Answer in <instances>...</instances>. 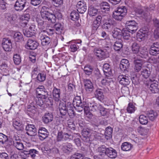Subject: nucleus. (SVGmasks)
Here are the masks:
<instances>
[{
	"label": "nucleus",
	"mask_w": 159,
	"mask_h": 159,
	"mask_svg": "<svg viewBox=\"0 0 159 159\" xmlns=\"http://www.w3.org/2000/svg\"><path fill=\"white\" fill-rule=\"evenodd\" d=\"M137 55L142 58H146L148 57V52L146 50L142 49L139 51Z\"/></svg>",
	"instance_id": "37"
},
{
	"label": "nucleus",
	"mask_w": 159,
	"mask_h": 159,
	"mask_svg": "<svg viewBox=\"0 0 159 159\" xmlns=\"http://www.w3.org/2000/svg\"><path fill=\"white\" fill-rule=\"evenodd\" d=\"M149 53L152 55L159 53V42L154 43L151 45Z\"/></svg>",
	"instance_id": "17"
},
{
	"label": "nucleus",
	"mask_w": 159,
	"mask_h": 159,
	"mask_svg": "<svg viewBox=\"0 0 159 159\" xmlns=\"http://www.w3.org/2000/svg\"><path fill=\"white\" fill-rule=\"evenodd\" d=\"M59 147L64 152L68 154L71 152L73 149L72 145L68 143H63Z\"/></svg>",
	"instance_id": "11"
},
{
	"label": "nucleus",
	"mask_w": 159,
	"mask_h": 159,
	"mask_svg": "<svg viewBox=\"0 0 159 159\" xmlns=\"http://www.w3.org/2000/svg\"><path fill=\"white\" fill-rule=\"evenodd\" d=\"M54 28L56 30V33L57 34H60L63 29V25L61 23H57L55 24L54 26Z\"/></svg>",
	"instance_id": "33"
},
{
	"label": "nucleus",
	"mask_w": 159,
	"mask_h": 159,
	"mask_svg": "<svg viewBox=\"0 0 159 159\" xmlns=\"http://www.w3.org/2000/svg\"><path fill=\"white\" fill-rule=\"evenodd\" d=\"M38 45L39 43L36 41L29 39L25 45V48L28 49L34 50L37 48Z\"/></svg>",
	"instance_id": "14"
},
{
	"label": "nucleus",
	"mask_w": 159,
	"mask_h": 159,
	"mask_svg": "<svg viewBox=\"0 0 159 159\" xmlns=\"http://www.w3.org/2000/svg\"><path fill=\"white\" fill-rule=\"evenodd\" d=\"M76 6L77 11L80 13H83L86 11L87 6L83 1H79Z\"/></svg>",
	"instance_id": "18"
},
{
	"label": "nucleus",
	"mask_w": 159,
	"mask_h": 159,
	"mask_svg": "<svg viewBox=\"0 0 159 159\" xmlns=\"http://www.w3.org/2000/svg\"><path fill=\"white\" fill-rule=\"evenodd\" d=\"M145 38V37L144 36L142 35L141 34H140L139 32L137 34V39L139 42H140L142 40H144Z\"/></svg>",
	"instance_id": "60"
},
{
	"label": "nucleus",
	"mask_w": 159,
	"mask_h": 159,
	"mask_svg": "<svg viewBox=\"0 0 159 159\" xmlns=\"http://www.w3.org/2000/svg\"><path fill=\"white\" fill-rule=\"evenodd\" d=\"M53 116L52 113H46L43 117V121L47 124L52 121L53 120Z\"/></svg>",
	"instance_id": "24"
},
{
	"label": "nucleus",
	"mask_w": 159,
	"mask_h": 159,
	"mask_svg": "<svg viewBox=\"0 0 159 159\" xmlns=\"http://www.w3.org/2000/svg\"><path fill=\"white\" fill-rule=\"evenodd\" d=\"M134 141L138 145H141L143 142L142 139L138 138H135L134 139Z\"/></svg>",
	"instance_id": "62"
},
{
	"label": "nucleus",
	"mask_w": 159,
	"mask_h": 159,
	"mask_svg": "<svg viewBox=\"0 0 159 159\" xmlns=\"http://www.w3.org/2000/svg\"><path fill=\"white\" fill-rule=\"evenodd\" d=\"M71 19L73 21L78 20L79 15L78 13L76 11H73L70 13Z\"/></svg>",
	"instance_id": "39"
},
{
	"label": "nucleus",
	"mask_w": 159,
	"mask_h": 159,
	"mask_svg": "<svg viewBox=\"0 0 159 159\" xmlns=\"http://www.w3.org/2000/svg\"><path fill=\"white\" fill-rule=\"evenodd\" d=\"M93 67L89 65H86L84 68V72L85 73L88 75H91L93 72Z\"/></svg>",
	"instance_id": "32"
},
{
	"label": "nucleus",
	"mask_w": 159,
	"mask_h": 159,
	"mask_svg": "<svg viewBox=\"0 0 159 159\" xmlns=\"http://www.w3.org/2000/svg\"><path fill=\"white\" fill-rule=\"evenodd\" d=\"M86 106V107L87 108V111L84 110V112L87 113V114L89 113V110L93 111H99V108L101 107V105L94 102H93L92 103L90 102L87 103Z\"/></svg>",
	"instance_id": "8"
},
{
	"label": "nucleus",
	"mask_w": 159,
	"mask_h": 159,
	"mask_svg": "<svg viewBox=\"0 0 159 159\" xmlns=\"http://www.w3.org/2000/svg\"><path fill=\"white\" fill-rule=\"evenodd\" d=\"M14 145L19 150H22L24 147L22 143L20 140L16 139L13 141Z\"/></svg>",
	"instance_id": "27"
},
{
	"label": "nucleus",
	"mask_w": 159,
	"mask_h": 159,
	"mask_svg": "<svg viewBox=\"0 0 159 159\" xmlns=\"http://www.w3.org/2000/svg\"><path fill=\"white\" fill-rule=\"evenodd\" d=\"M73 106H75L76 107L75 109L77 111L81 112L84 110L87 111V108L86 107L87 102H82L80 96L75 97L73 101Z\"/></svg>",
	"instance_id": "2"
},
{
	"label": "nucleus",
	"mask_w": 159,
	"mask_h": 159,
	"mask_svg": "<svg viewBox=\"0 0 159 159\" xmlns=\"http://www.w3.org/2000/svg\"><path fill=\"white\" fill-rule=\"evenodd\" d=\"M133 147V145L130 143L125 142L122 143L121 148L122 150L127 151L130 150Z\"/></svg>",
	"instance_id": "25"
},
{
	"label": "nucleus",
	"mask_w": 159,
	"mask_h": 159,
	"mask_svg": "<svg viewBox=\"0 0 159 159\" xmlns=\"http://www.w3.org/2000/svg\"><path fill=\"white\" fill-rule=\"evenodd\" d=\"M36 110L35 106L32 104L28 106L27 111L33 114L35 113Z\"/></svg>",
	"instance_id": "42"
},
{
	"label": "nucleus",
	"mask_w": 159,
	"mask_h": 159,
	"mask_svg": "<svg viewBox=\"0 0 159 159\" xmlns=\"http://www.w3.org/2000/svg\"><path fill=\"white\" fill-rule=\"evenodd\" d=\"M67 109V103L66 105L65 103L60 102L59 105V110H66Z\"/></svg>",
	"instance_id": "51"
},
{
	"label": "nucleus",
	"mask_w": 159,
	"mask_h": 159,
	"mask_svg": "<svg viewBox=\"0 0 159 159\" xmlns=\"http://www.w3.org/2000/svg\"><path fill=\"white\" fill-rule=\"evenodd\" d=\"M98 12V10L93 7H90L89 8L88 13L90 15L94 16L96 15Z\"/></svg>",
	"instance_id": "41"
},
{
	"label": "nucleus",
	"mask_w": 159,
	"mask_h": 159,
	"mask_svg": "<svg viewBox=\"0 0 159 159\" xmlns=\"http://www.w3.org/2000/svg\"><path fill=\"white\" fill-rule=\"evenodd\" d=\"M38 153V151L34 149H30L29 154L30 155L31 157L33 158L36 157V154Z\"/></svg>",
	"instance_id": "55"
},
{
	"label": "nucleus",
	"mask_w": 159,
	"mask_h": 159,
	"mask_svg": "<svg viewBox=\"0 0 159 159\" xmlns=\"http://www.w3.org/2000/svg\"><path fill=\"white\" fill-rule=\"evenodd\" d=\"M127 111L130 113H132L135 110V106L131 103H129L127 108Z\"/></svg>",
	"instance_id": "43"
},
{
	"label": "nucleus",
	"mask_w": 159,
	"mask_h": 159,
	"mask_svg": "<svg viewBox=\"0 0 159 159\" xmlns=\"http://www.w3.org/2000/svg\"><path fill=\"white\" fill-rule=\"evenodd\" d=\"M27 3V0H17L14 7L15 10L18 11L22 10Z\"/></svg>",
	"instance_id": "9"
},
{
	"label": "nucleus",
	"mask_w": 159,
	"mask_h": 159,
	"mask_svg": "<svg viewBox=\"0 0 159 159\" xmlns=\"http://www.w3.org/2000/svg\"><path fill=\"white\" fill-rule=\"evenodd\" d=\"M122 34H121L123 37V38L124 40H127L129 39L130 38V35L129 33H130L129 30H123L121 32Z\"/></svg>",
	"instance_id": "35"
},
{
	"label": "nucleus",
	"mask_w": 159,
	"mask_h": 159,
	"mask_svg": "<svg viewBox=\"0 0 159 159\" xmlns=\"http://www.w3.org/2000/svg\"><path fill=\"white\" fill-rule=\"evenodd\" d=\"M100 22H98L97 20H94L93 21V30H94V31L96 30L99 27V26L100 24Z\"/></svg>",
	"instance_id": "52"
},
{
	"label": "nucleus",
	"mask_w": 159,
	"mask_h": 159,
	"mask_svg": "<svg viewBox=\"0 0 159 159\" xmlns=\"http://www.w3.org/2000/svg\"><path fill=\"white\" fill-rule=\"evenodd\" d=\"M151 74V71L149 68L145 69L141 71V75L145 79L148 78Z\"/></svg>",
	"instance_id": "34"
},
{
	"label": "nucleus",
	"mask_w": 159,
	"mask_h": 159,
	"mask_svg": "<svg viewBox=\"0 0 159 159\" xmlns=\"http://www.w3.org/2000/svg\"><path fill=\"white\" fill-rule=\"evenodd\" d=\"M125 25L126 29L132 33H135L138 30V24L134 20L127 21Z\"/></svg>",
	"instance_id": "6"
},
{
	"label": "nucleus",
	"mask_w": 159,
	"mask_h": 159,
	"mask_svg": "<svg viewBox=\"0 0 159 159\" xmlns=\"http://www.w3.org/2000/svg\"><path fill=\"white\" fill-rule=\"evenodd\" d=\"M156 5L155 4H150L148 7L147 8V11H154L155 10Z\"/></svg>",
	"instance_id": "64"
},
{
	"label": "nucleus",
	"mask_w": 159,
	"mask_h": 159,
	"mask_svg": "<svg viewBox=\"0 0 159 159\" xmlns=\"http://www.w3.org/2000/svg\"><path fill=\"white\" fill-rule=\"evenodd\" d=\"M134 69L136 72L139 71L142 68L143 65V61L141 59H137L134 60Z\"/></svg>",
	"instance_id": "21"
},
{
	"label": "nucleus",
	"mask_w": 159,
	"mask_h": 159,
	"mask_svg": "<svg viewBox=\"0 0 159 159\" xmlns=\"http://www.w3.org/2000/svg\"><path fill=\"white\" fill-rule=\"evenodd\" d=\"M35 100L37 105L40 107H41L43 104L44 102L45 104L48 105L49 106L52 105V101H51L48 98L46 99H44L43 98H39L36 97Z\"/></svg>",
	"instance_id": "13"
},
{
	"label": "nucleus",
	"mask_w": 159,
	"mask_h": 159,
	"mask_svg": "<svg viewBox=\"0 0 159 159\" xmlns=\"http://www.w3.org/2000/svg\"><path fill=\"white\" fill-rule=\"evenodd\" d=\"M52 3L56 7H61L63 4V0H52Z\"/></svg>",
	"instance_id": "44"
},
{
	"label": "nucleus",
	"mask_w": 159,
	"mask_h": 159,
	"mask_svg": "<svg viewBox=\"0 0 159 159\" xmlns=\"http://www.w3.org/2000/svg\"><path fill=\"white\" fill-rule=\"evenodd\" d=\"M147 115L150 120L153 121L156 118L158 115L156 111L150 110L147 112Z\"/></svg>",
	"instance_id": "26"
},
{
	"label": "nucleus",
	"mask_w": 159,
	"mask_h": 159,
	"mask_svg": "<svg viewBox=\"0 0 159 159\" xmlns=\"http://www.w3.org/2000/svg\"><path fill=\"white\" fill-rule=\"evenodd\" d=\"M13 60L16 65H19L21 62V58L20 55L17 54H15L13 56Z\"/></svg>",
	"instance_id": "47"
},
{
	"label": "nucleus",
	"mask_w": 159,
	"mask_h": 159,
	"mask_svg": "<svg viewBox=\"0 0 159 159\" xmlns=\"http://www.w3.org/2000/svg\"><path fill=\"white\" fill-rule=\"evenodd\" d=\"M47 130H38L39 136L42 138V139H46L49 134Z\"/></svg>",
	"instance_id": "28"
},
{
	"label": "nucleus",
	"mask_w": 159,
	"mask_h": 159,
	"mask_svg": "<svg viewBox=\"0 0 159 159\" xmlns=\"http://www.w3.org/2000/svg\"><path fill=\"white\" fill-rule=\"evenodd\" d=\"M51 11V9L46 6L42 7L41 14L43 19L48 20L49 23H53L55 22L56 18L59 20L61 18L62 16L61 12H56L55 13H53Z\"/></svg>",
	"instance_id": "1"
},
{
	"label": "nucleus",
	"mask_w": 159,
	"mask_h": 159,
	"mask_svg": "<svg viewBox=\"0 0 159 159\" xmlns=\"http://www.w3.org/2000/svg\"><path fill=\"white\" fill-rule=\"evenodd\" d=\"M36 96L37 97L46 99L48 98V92L45 91L44 86L41 85L39 86L36 89Z\"/></svg>",
	"instance_id": "5"
},
{
	"label": "nucleus",
	"mask_w": 159,
	"mask_h": 159,
	"mask_svg": "<svg viewBox=\"0 0 159 159\" xmlns=\"http://www.w3.org/2000/svg\"><path fill=\"white\" fill-rule=\"evenodd\" d=\"M39 35L42 45L43 46H48L51 42L50 38L42 33H40Z\"/></svg>",
	"instance_id": "20"
},
{
	"label": "nucleus",
	"mask_w": 159,
	"mask_h": 159,
	"mask_svg": "<svg viewBox=\"0 0 159 159\" xmlns=\"http://www.w3.org/2000/svg\"><path fill=\"white\" fill-rule=\"evenodd\" d=\"M97 151L98 155L100 156L106 155L108 157H109V149L108 148H106L104 145H102L98 148Z\"/></svg>",
	"instance_id": "19"
},
{
	"label": "nucleus",
	"mask_w": 159,
	"mask_h": 159,
	"mask_svg": "<svg viewBox=\"0 0 159 159\" xmlns=\"http://www.w3.org/2000/svg\"><path fill=\"white\" fill-rule=\"evenodd\" d=\"M13 125L16 129H21L20 128H18L20 126H21V124L19 121H17L16 120L14 121L13 122Z\"/></svg>",
	"instance_id": "54"
},
{
	"label": "nucleus",
	"mask_w": 159,
	"mask_h": 159,
	"mask_svg": "<svg viewBox=\"0 0 159 159\" xmlns=\"http://www.w3.org/2000/svg\"><path fill=\"white\" fill-rule=\"evenodd\" d=\"M29 29L34 34H36L37 31V27L34 25H31L29 27Z\"/></svg>",
	"instance_id": "53"
},
{
	"label": "nucleus",
	"mask_w": 159,
	"mask_h": 159,
	"mask_svg": "<svg viewBox=\"0 0 159 159\" xmlns=\"http://www.w3.org/2000/svg\"><path fill=\"white\" fill-rule=\"evenodd\" d=\"M84 156L81 153H75L72 155L70 157V159H83Z\"/></svg>",
	"instance_id": "46"
},
{
	"label": "nucleus",
	"mask_w": 159,
	"mask_h": 159,
	"mask_svg": "<svg viewBox=\"0 0 159 159\" xmlns=\"http://www.w3.org/2000/svg\"><path fill=\"white\" fill-rule=\"evenodd\" d=\"M27 130L26 134L30 136H34L37 134V130Z\"/></svg>",
	"instance_id": "56"
},
{
	"label": "nucleus",
	"mask_w": 159,
	"mask_h": 159,
	"mask_svg": "<svg viewBox=\"0 0 159 159\" xmlns=\"http://www.w3.org/2000/svg\"><path fill=\"white\" fill-rule=\"evenodd\" d=\"M84 86L86 91L90 93L92 92L94 89L93 84L90 80L86 79L84 80Z\"/></svg>",
	"instance_id": "16"
},
{
	"label": "nucleus",
	"mask_w": 159,
	"mask_h": 159,
	"mask_svg": "<svg viewBox=\"0 0 159 159\" xmlns=\"http://www.w3.org/2000/svg\"><path fill=\"white\" fill-rule=\"evenodd\" d=\"M96 97L99 100L101 101L103 98V95L102 92L100 89H98L96 90L95 92Z\"/></svg>",
	"instance_id": "38"
},
{
	"label": "nucleus",
	"mask_w": 159,
	"mask_h": 159,
	"mask_svg": "<svg viewBox=\"0 0 159 159\" xmlns=\"http://www.w3.org/2000/svg\"><path fill=\"white\" fill-rule=\"evenodd\" d=\"M42 0H31V4L34 6H37L39 5Z\"/></svg>",
	"instance_id": "58"
},
{
	"label": "nucleus",
	"mask_w": 159,
	"mask_h": 159,
	"mask_svg": "<svg viewBox=\"0 0 159 159\" xmlns=\"http://www.w3.org/2000/svg\"><path fill=\"white\" fill-rule=\"evenodd\" d=\"M70 48L71 49V51L74 52L77 50L79 47L76 44H73L70 45Z\"/></svg>",
	"instance_id": "57"
},
{
	"label": "nucleus",
	"mask_w": 159,
	"mask_h": 159,
	"mask_svg": "<svg viewBox=\"0 0 159 159\" xmlns=\"http://www.w3.org/2000/svg\"><path fill=\"white\" fill-rule=\"evenodd\" d=\"M140 123L142 125H146L148 122V119L147 116L143 115H141L139 118Z\"/></svg>",
	"instance_id": "40"
},
{
	"label": "nucleus",
	"mask_w": 159,
	"mask_h": 159,
	"mask_svg": "<svg viewBox=\"0 0 159 159\" xmlns=\"http://www.w3.org/2000/svg\"><path fill=\"white\" fill-rule=\"evenodd\" d=\"M8 140L7 136L3 134L0 133V142L2 144L4 143Z\"/></svg>",
	"instance_id": "50"
},
{
	"label": "nucleus",
	"mask_w": 159,
	"mask_h": 159,
	"mask_svg": "<svg viewBox=\"0 0 159 159\" xmlns=\"http://www.w3.org/2000/svg\"><path fill=\"white\" fill-rule=\"evenodd\" d=\"M2 46L3 49L6 52L11 51L12 48V43L11 40L8 38H4L2 41Z\"/></svg>",
	"instance_id": "7"
},
{
	"label": "nucleus",
	"mask_w": 159,
	"mask_h": 159,
	"mask_svg": "<svg viewBox=\"0 0 159 159\" xmlns=\"http://www.w3.org/2000/svg\"><path fill=\"white\" fill-rule=\"evenodd\" d=\"M23 32L24 35L28 37H31L34 35L29 29H24Z\"/></svg>",
	"instance_id": "49"
},
{
	"label": "nucleus",
	"mask_w": 159,
	"mask_h": 159,
	"mask_svg": "<svg viewBox=\"0 0 159 159\" xmlns=\"http://www.w3.org/2000/svg\"><path fill=\"white\" fill-rule=\"evenodd\" d=\"M132 50L134 53L137 54L139 51V45L137 43H134L132 45Z\"/></svg>",
	"instance_id": "36"
},
{
	"label": "nucleus",
	"mask_w": 159,
	"mask_h": 159,
	"mask_svg": "<svg viewBox=\"0 0 159 159\" xmlns=\"http://www.w3.org/2000/svg\"><path fill=\"white\" fill-rule=\"evenodd\" d=\"M99 110L100 111L101 115L103 116H105L107 113L106 109L101 106V108H100Z\"/></svg>",
	"instance_id": "63"
},
{
	"label": "nucleus",
	"mask_w": 159,
	"mask_h": 159,
	"mask_svg": "<svg viewBox=\"0 0 159 159\" xmlns=\"http://www.w3.org/2000/svg\"><path fill=\"white\" fill-rule=\"evenodd\" d=\"M61 91L60 89L56 87H54L52 90V94L53 99L56 102L60 101Z\"/></svg>",
	"instance_id": "15"
},
{
	"label": "nucleus",
	"mask_w": 159,
	"mask_h": 159,
	"mask_svg": "<svg viewBox=\"0 0 159 159\" xmlns=\"http://www.w3.org/2000/svg\"><path fill=\"white\" fill-rule=\"evenodd\" d=\"M117 156L116 150L112 148H110V158H115Z\"/></svg>",
	"instance_id": "48"
},
{
	"label": "nucleus",
	"mask_w": 159,
	"mask_h": 159,
	"mask_svg": "<svg viewBox=\"0 0 159 159\" xmlns=\"http://www.w3.org/2000/svg\"><path fill=\"white\" fill-rule=\"evenodd\" d=\"M0 159H9L8 155L5 152L0 153Z\"/></svg>",
	"instance_id": "61"
},
{
	"label": "nucleus",
	"mask_w": 159,
	"mask_h": 159,
	"mask_svg": "<svg viewBox=\"0 0 159 159\" xmlns=\"http://www.w3.org/2000/svg\"><path fill=\"white\" fill-rule=\"evenodd\" d=\"M111 47L116 51H119L123 47V44L121 42L116 41L115 42L114 44L112 45L111 44Z\"/></svg>",
	"instance_id": "31"
},
{
	"label": "nucleus",
	"mask_w": 159,
	"mask_h": 159,
	"mask_svg": "<svg viewBox=\"0 0 159 159\" xmlns=\"http://www.w3.org/2000/svg\"><path fill=\"white\" fill-rule=\"evenodd\" d=\"M36 78L38 81L40 82H43L46 79V75L43 73H38Z\"/></svg>",
	"instance_id": "45"
},
{
	"label": "nucleus",
	"mask_w": 159,
	"mask_h": 159,
	"mask_svg": "<svg viewBox=\"0 0 159 159\" xmlns=\"http://www.w3.org/2000/svg\"><path fill=\"white\" fill-rule=\"evenodd\" d=\"M158 83V82L154 80L149 79L148 83L147 81L145 84L148 87L149 86V90L152 93H157L159 91Z\"/></svg>",
	"instance_id": "4"
},
{
	"label": "nucleus",
	"mask_w": 159,
	"mask_h": 159,
	"mask_svg": "<svg viewBox=\"0 0 159 159\" xmlns=\"http://www.w3.org/2000/svg\"><path fill=\"white\" fill-rule=\"evenodd\" d=\"M108 80L105 78V79H103L101 81L102 84L105 86V87H104V92L106 93H108L109 91L108 87L109 86V81Z\"/></svg>",
	"instance_id": "29"
},
{
	"label": "nucleus",
	"mask_w": 159,
	"mask_h": 159,
	"mask_svg": "<svg viewBox=\"0 0 159 159\" xmlns=\"http://www.w3.org/2000/svg\"><path fill=\"white\" fill-rule=\"evenodd\" d=\"M75 107H74L70 102L67 103V112L71 118H73L75 116V112L74 111Z\"/></svg>",
	"instance_id": "22"
},
{
	"label": "nucleus",
	"mask_w": 159,
	"mask_h": 159,
	"mask_svg": "<svg viewBox=\"0 0 159 159\" xmlns=\"http://www.w3.org/2000/svg\"><path fill=\"white\" fill-rule=\"evenodd\" d=\"M129 66V63L128 60L126 59H122L120 64V69L121 72H126Z\"/></svg>",
	"instance_id": "10"
},
{
	"label": "nucleus",
	"mask_w": 159,
	"mask_h": 159,
	"mask_svg": "<svg viewBox=\"0 0 159 159\" xmlns=\"http://www.w3.org/2000/svg\"><path fill=\"white\" fill-rule=\"evenodd\" d=\"M13 37L15 41L17 42L23 40V35L20 32L15 33L14 34Z\"/></svg>",
	"instance_id": "30"
},
{
	"label": "nucleus",
	"mask_w": 159,
	"mask_h": 159,
	"mask_svg": "<svg viewBox=\"0 0 159 159\" xmlns=\"http://www.w3.org/2000/svg\"><path fill=\"white\" fill-rule=\"evenodd\" d=\"M101 10L103 12L106 13H108L109 12V6L107 5V6H102Z\"/></svg>",
	"instance_id": "59"
},
{
	"label": "nucleus",
	"mask_w": 159,
	"mask_h": 159,
	"mask_svg": "<svg viewBox=\"0 0 159 159\" xmlns=\"http://www.w3.org/2000/svg\"><path fill=\"white\" fill-rule=\"evenodd\" d=\"M109 46H105L104 50H105L106 52H105L104 51L101 49H95L94 50V53L99 58V59H102L103 58H104V55L107 52L108 53Z\"/></svg>",
	"instance_id": "12"
},
{
	"label": "nucleus",
	"mask_w": 159,
	"mask_h": 159,
	"mask_svg": "<svg viewBox=\"0 0 159 159\" xmlns=\"http://www.w3.org/2000/svg\"><path fill=\"white\" fill-rule=\"evenodd\" d=\"M118 78L119 80L120 79L119 82L121 84L123 85H128L130 83L129 78L125 75H120L119 76Z\"/></svg>",
	"instance_id": "23"
},
{
	"label": "nucleus",
	"mask_w": 159,
	"mask_h": 159,
	"mask_svg": "<svg viewBox=\"0 0 159 159\" xmlns=\"http://www.w3.org/2000/svg\"><path fill=\"white\" fill-rule=\"evenodd\" d=\"M127 10L125 6L118 7L117 10L113 12V18L117 20L121 21L126 15Z\"/></svg>",
	"instance_id": "3"
}]
</instances>
